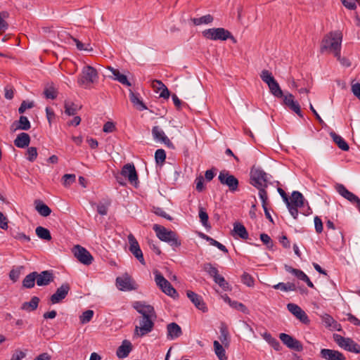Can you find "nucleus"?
Returning a JSON list of instances; mask_svg holds the SVG:
<instances>
[{"label": "nucleus", "instance_id": "obj_1", "mask_svg": "<svg viewBox=\"0 0 360 360\" xmlns=\"http://www.w3.org/2000/svg\"><path fill=\"white\" fill-rule=\"evenodd\" d=\"M153 229L156 233L157 237L162 241L168 243L173 248H179L181 246V243L176 232L169 230L163 226L159 224H154Z\"/></svg>", "mask_w": 360, "mask_h": 360}, {"label": "nucleus", "instance_id": "obj_2", "mask_svg": "<svg viewBox=\"0 0 360 360\" xmlns=\"http://www.w3.org/2000/svg\"><path fill=\"white\" fill-rule=\"evenodd\" d=\"M268 174L259 167H253L250 170V184L259 190V196L262 191L267 193Z\"/></svg>", "mask_w": 360, "mask_h": 360}, {"label": "nucleus", "instance_id": "obj_3", "mask_svg": "<svg viewBox=\"0 0 360 360\" xmlns=\"http://www.w3.org/2000/svg\"><path fill=\"white\" fill-rule=\"evenodd\" d=\"M202 34L205 38L214 41H226L230 39L232 44L239 42L228 30L223 27L207 29L202 31Z\"/></svg>", "mask_w": 360, "mask_h": 360}, {"label": "nucleus", "instance_id": "obj_4", "mask_svg": "<svg viewBox=\"0 0 360 360\" xmlns=\"http://www.w3.org/2000/svg\"><path fill=\"white\" fill-rule=\"evenodd\" d=\"M285 204L291 216L297 219L299 214L298 209L304 207V198L300 192L293 191Z\"/></svg>", "mask_w": 360, "mask_h": 360}, {"label": "nucleus", "instance_id": "obj_5", "mask_svg": "<svg viewBox=\"0 0 360 360\" xmlns=\"http://www.w3.org/2000/svg\"><path fill=\"white\" fill-rule=\"evenodd\" d=\"M122 177L127 178L131 184L137 187L139 184L138 175L134 165H125L122 167L121 173L116 176V179L120 185L125 184Z\"/></svg>", "mask_w": 360, "mask_h": 360}, {"label": "nucleus", "instance_id": "obj_6", "mask_svg": "<svg viewBox=\"0 0 360 360\" xmlns=\"http://www.w3.org/2000/svg\"><path fill=\"white\" fill-rule=\"evenodd\" d=\"M153 274L155 275V281L156 285L164 293L173 298H176L179 297V294L176 290L158 270H155Z\"/></svg>", "mask_w": 360, "mask_h": 360}, {"label": "nucleus", "instance_id": "obj_7", "mask_svg": "<svg viewBox=\"0 0 360 360\" xmlns=\"http://www.w3.org/2000/svg\"><path fill=\"white\" fill-rule=\"evenodd\" d=\"M218 179L221 184L227 186L231 193L238 191L239 181L235 176L231 174L229 171H221L219 174Z\"/></svg>", "mask_w": 360, "mask_h": 360}, {"label": "nucleus", "instance_id": "obj_8", "mask_svg": "<svg viewBox=\"0 0 360 360\" xmlns=\"http://www.w3.org/2000/svg\"><path fill=\"white\" fill-rule=\"evenodd\" d=\"M155 316H141L139 319V326L135 327V333L142 337L151 332L154 326V319Z\"/></svg>", "mask_w": 360, "mask_h": 360}, {"label": "nucleus", "instance_id": "obj_9", "mask_svg": "<svg viewBox=\"0 0 360 360\" xmlns=\"http://www.w3.org/2000/svg\"><path fill=\"white\" fill-rule=\"evenodd\" d=\"M320 53L321 54H333L345 67L351 65V63L347 58L341 56V46H321Z\"/></svg>", "mask_w": 360, "mask_h": 360}, {"label": "nucleus", "instance_id": "obj_10", "mask_svg": "<svg viewBox=\"0 0 360 360\" xmlns=\"http://www.w3.org/2000/svg\"><path fill=\"white\" fill-rule=\"evenodd\" d=\"M72 252L78 261L84 265L91 264L94 260L91 253L86 248L82 247L81 245H75L73 248Z\"/></svg>", "mask_w": 360, "mask_h": 360}, {"label": "nucleus", "instance_id": "obj_11", "mask_svg": "<svg viewBox=\"0 0 360 360\" xmlns=\"http://www.w3.org/2000/svg\"><path fill=\"white\" fill-rule=\"evenodd\" d=\"M127 238L129 244V250L141 264L145 265L146 262L143 258V255L137 240L131 233L129 234Z\"/></svg>", "mask_w": 360, "mask_h": 360}, {"label": "nucleus", "instance_id": "obj_12", "mask_svg": "<svg viewBox=\"0 0 360 360\" xmlns=\"http://www.w3.org/2000/svg\"><path fill=\"white\" fill-rule=\"evenodd\" d=\"M98 77V74L95 68L91 66L85 67L82 72L80 77L78 79V82L81 85H89L93 83Z\"/></svg>", "mask_w": 360, "mask_h": 360}, {"label": "nucleus", "instance_id": "obj_13", "mask_svg": "<svg viewBox=\"0 0 360 360\" xmlns=\"http://www.w3.org/2000/svg\"><path fill=\"white\" fill-rule=\"evenodd\" d=\"M279 338L289 349L297 352H301L303 350L302 344L292 336L286 333H281L279 335Z\"/></svg>", "mask_w": 360, "mask_h": 360}, {"label": "nucleus", "instance_id": "obj_14", "mask_svg": "<svg viewBox=\"0 0 360 360\" xmlns=\"http://www.w3.org/2000/svg\"><path fill=\"white\" fill-rule=\"evenodd\" d=\"M116 285L122 291H129L136 288L134 281L128 274L117 277L116 278Z\"/></svg>", "mask_w": 360, "mask_h": 360}, {"label": "nucleus", "instance_id": "obj_15", "mask_svg": "<svg viewBox=\"0 0 360 360\" xmlns=\"http://www.w3.org/2000/svg\"><path fill=\"white\" fill-rule=\"evenodd\" d=\"M287 309L302 323L307 325L310 323V320L306 312L297 304L294 303H289L287 304Z\"/></svg>", "mask_w": 360, "mask_h": 360}, {"label": "nucleus", "instance_id": "obj_16", "mask_svg": "<svg viewBox=\"0 0 360 360\" xmlns=\"http://www.w3.org/2000/svg\"><path fill=\"white\" fill-rule=\"evenodd\" d=\"M37 276L36 283L38 286H47L54 281V274L51 270H45L38 273L35 271Z\"/></svg>", "mask_w": 360, "mask_h": 360}, {"label": "nucleus", "instance_id": "obj_17", "mask_svg": "<svg viewBox=\"0 0 360 360\" xmlns=\"http://www.w3.org/2000/svg\"><path fill=\"white\" fill-rule=\"evenodd\" d=\"M70 290V286L68 283H63L59 288H57L55 293L51 297L50 301L52 304H57L64 300L68 295Z\"/></svg>", "mask_w": 360, "mask_h": 360}, {"label": "nucleus", "instance_id": "obj_18", "mask_svg": "<svg viewBox=\"0 0 360 360\" xmlns=\"http://www.w3.org/2000/svg\"><path fill=\"white\" fill-rule=\"evenodd\" d=\"M283 103L287 106L292 111L295 112L298 116L302 117V113L300 109V106L299 103L295 101L294 96L292 94L288 93L285 95H283L282 97Z\"/></svg>", "mask_w": 360, "mask_h": 360}, {"label": "nucleus", "instance_id": "obj_19", "mask_svg": "<svg viewBox=\"0 0 360 360\" xmlns=\"http://www.w3.org/2000/svg\"><path fill=\"white\" fill-rule=\"evenodd\" d=\"M134 308L140 314L141 316H155V311L153 307L146 304L143 302H135L133 304Z\"/></svg>", "mask_w": 360, "mask_h": 360}, {"label": "nucleus", "instance_id": "obj_20", "mask_svg": "<svg viewBox=\"0 0 360 360\" xmlns=\"http://www.w3.org/2000/svg\"><path fill=\"white\" fill-rule=\"evenodd\" d=\"M342 33L339 30L329 32L322 40L323 45H341Z\"/></svg>", "mask_w": 360, "mask_h": 360}, {"label": "nucleus", "instance_id": "obj_21", "mask_svg": "<svg viewBox=\"0 0 360 360\" xmlns=\"http://www.w3.org/2000/svg\"><path fill=\"white\" fill-rule=\"evenodd\" d=\"M152 135L155 141L162 142L169 148H173L172 143L159 126L153 127Z\"/></svg>", "mask_w": 360, "mask_h": 360}, {"label": "nucleus", "instance_id": "obj_22", "mask_svg": "<svg viewBox=\"0 0 360 360\" xmlns=\"http://www.w3.org/2000/svg\"><path fill=\"white\" fill-rule=\"evenodd\" d=\"M335 188L338 193L341 196H342L349 202H356L357 206L360 203V199L359 198V197L354 195L353 193L348 191L344 185L338 184L336 185Z\"/></svg>", "mask_w": 360, "mask_h": 360}, {"label": "nucleus", "instance_id": "obj_23", "mask_svg": "<svg viewBox=\"0 0 360 360\" xmlns=\"http://www.w3.org/2000/svg\"><path fill=\"white\" fill-rule=\"evenodd\" d=\"M181 328L174 322L167 326V338L170 340H176L182 335Z\"/></svg>", "mask_w": 360, "mask_h": 360}, {"label": "nucleus", "instance_id": "obj_24", "mask_svg": "<svg viewBox=\"0 0 360 360\" xmlns=\"http://www.w3.org/2000/svg\"><path fill=\"white\" fill-rule=\"evenodd\" d=\"M321 356L326 360H345V356L337 350L322 349Z\"/></svg>", "mask_w": 360, "mask_h": 360}, {"label": "nucleus", "instance_id": "obj_25", "mask_svg": "<svg viewBox=\"0 0 360 360\" xmlns=\"http://www.w3.org/2000/svg\"><path fill=\"white\" fill-rule=\"evenodd\" d=\"M187 297L194 304V305L200 310L202 311H207V307L204 303L202 297L196 294L195 292L188 290L186 292Z\"/></svg>", "mask_w": 360, "mask_h": 360}, {"label": "nucleus", "instance_id": "obj_26", "mask_svg": "<svg viewBox=\"0 0 360 360\" xmlns=\"http://www.w3.org/2000/svg\"><path fill=\"white\" fill-rule=\"evenodd\" d=\"M59 39L61 42L72 45L75 44V45H89L86 42H83L82 41H79V39L70 36L68 33H67L65 31H61L58 34Z\"/></svg>", "mask_w": 360, "mask_h": 360}, {"label": "nucleus", "instance_id": "obj_27", "mask_svg": "<svg viewBox=\"0 0 360 360\" xmlns=\"http://www.w3.org/2000/svg\"><path fill=\"white\" fill-rule=\"evenodd\" d=\"M107 69L112 73V79L114 80L118 81L123 85H126L127 86H131V84L128 81L126 75L120 72L117 69H115L112 67L108 66Z\"/></svg>", "mask_w": 360, "mask_h": 360}, {"label": "nucleus", "instance_id": "obj_28", "mask_svg": "<svg viewBox=\"0 0 360 360\" xmlns=\"http://www.w3.org/2000/svg\"><path fill=\"white\" fill-rule=\"evenodd\" d=\"M131 343L129 340H124L122 341V345L117 348L116 354L120 359L126 358L131 351Z\"/></svg>", "mask_w": 360, "mask_h": 360}, {"label": "nucleus", "instance_id": "obj_29", "mask_svg": "<svg viewBox=\"0 0 360 360\" xmlns=\"http://www.w3.org/2000/svg\"><path fill=\"white\" fill-rule=\"evenodd\" d=\"M30 143V137L28 134L22 132L19 134L14 141L15 146L20 148L27 147Z\"/></svg>", "mask_w": 360, "mask_h": 360}, {"label": "nucleus", "instance_id": "obj_30", "mask_svg": "<svg viewBox=\"0 0 360 360\" xmlns=\"http://www.w3.org/2000/svg\"><path fill=\"white\" fill-rule=\"evenodd\" d=\"M129 99L134 106L139 111L146 110L147 108L143 102L139 98V94H135L131 89H129Z\"/></svg>", "mask_w": 360, "mask_h": 360}, {"label": "nucleus", "instance_id": "obj_31", "mask_svg": "<svg viewBox=\"0 0 360 360\" xmlns=\"http://www.w3.org/2000/svg\"><path fill=\"white\" fill-rule=\"evenodd\" d=\"M36 210L43 217H48L51 213V210L42 201L37 200L34 202Z\"/></svg>", "mask_w": 360, "mask_h": 360}, {"label": "nucleus", "instance_id": "obj_32", "mask_svg": "<svg viewBox=\"0 0 360 360\" xmlns=\"http://www.w3.org/2000/svg\"><path fill=\"white\" fill-rule=\"evenodd\" d=\"M330 136L341 150L344 151H347L349 150V145L340 136L338 135L334 131H331L330 133Z\"/></svg>", "mask_w": 360, "mask_h": 360}, {"label": "nucleus", "instance_id": "obj_33", "mask_svg": "<svg viewBox=\"0 0 360 360\" xmlns=\"http://www.w3.org/2000/svg\"><path fill=\"white\" fill-rule=\"evenodd\" d=\"M15 126V130L16 129H20V130H28L31 127L30 122L27 117L25 116H20V119L18 122H14L12 124V127H14Z\"/></svg>", "mask_w": 360, "mask_h": 360}, {"label": "nucleus", "instance_id": "obj_34", "mask_svg": "<svg viewBox=\"0 0 360 360\" xmlns=\"http://www.w3.org/2000/svg\"><path fill=\"white\" fill-rule=\"evenodd\" d=\"M39 302V298L38 297L34 296L31 298L30 302H25L22 304L21 309L27 311H34L38 307Z\"/></svg>", "mask_w": 360, "mask_h": 360}, {"label": "nucleus", "instance_id": "obj_35", "mask_svg": "<svg viewBox=\"0 0 360 360\" xmlns=\"http://www.w3.org/2000/svg\"><path fill=\"white\" fill-rule=\"evenodd\" d=\"M342 348L356 354L360 353V345L349 338H347V340L345 342Z\"/></svg>", "mask_w": 360, "mask_h": 360}, {"label": "nucleus", "instance_id": "obj_36", "mask_svg": "<svg viewBox=\"0 0 360 360\" xmlns=\"http://www.w3.org/2000/svg\"><path fill=\"white\" fill-rule=\"evenodd\" d=\"M233 231L242 239L248 238V233L245 227L240 223H235L233 224Z\"/></svg>", "mask_w": 360, "mask_h": 360}, {"label": "nucleus", "instance_id": "obj_37", "mask_svg": "<svg viewBox=\"0 0 360 360\" xmlns=\"http://www.w3.org/2000/svg\"><path fill=\"white\" fill-rule=\"evenodd\" d=\"M37 276L35 271L27 274L22 281V286L25 288H32L34 287Z\"/></svg>", "mask_w": 360, "mask_h": 360}, {"label": "nucleus", "instance_id": "obj_38", "mask_svg": "<svg viewBox=\"0 0 360 360\" xmlns=\"http://www.w3.org/2000/svg\"><path fill=\"white\" fill-rule=\"evenodd\" d=\"M153 86L156 87L159 90H161L160 93V97L163 98H168L169 96V91L167 86L160 80H154L153 82Z\"/></svg>", "mask_w": 360, "mask_h": 360}, {"label": "nucleus", "instance_id": "obj_39", "mask_svg": "<svg viewBox=\"0 0 360 360\" xmlns=\"http://www.w3.org/2000/svg\"><path fill=\"white\" fill-rule=\"evenodd\" d=\"M270 92L276 98H282L283 96V91L281 90L278 83L275 79L274 82L268 84Z\"/></svg>", "mask_w": 360, "mask_h": 360}, {"label": "nucleus", "instance_id": "obj_40", "mask_svg": "<svg viewBox=\"0 0 360 360\" xmlns=\"http://www.w3.org/2000/svg\"><path fill=\"white\" fill-rule=\"evenodd\" d=\"M214 352L219 360H227L226 352L222 345L217 341L214 340L213 342Z\"/></svg>", "mask_w": 360, "mask_h": 360}, {"label": "nucleus", "instance_id": "obj_41", "mask_svg": "<svg viewBox=\"0 0 360 360\" xmlns=\"http://www.w3.org/2000/svg\"><path fill=\"white\" fill-rule=\"evenodd\" d=\"M276 290H281L284 292L295 291L296 290V286L293 283H278L273 286Z\"/></svg>", "mask_w": 360, "mask_h": 360}, {"label": "nucleus", "instance_id": "obj_42", "mask_svg": "<svg viewBox=\"0 0 360 360\" xmlns=\"http://www.w3.org/2000/svg\"><path fill=\"white\" fill-rule=\"evenodd\" d=\"M35 232H36L37 236L42 240H51V235L50 231L44 227L37 226L35 229Z\"/></svg>", "mask_w": 360, "mask_h": 360}, {"label": "nucleus", "instance_id": "obj_43", "mask_svg": "<svg viewBox=\"0 0 360 360\" xmlns=\"http://www.w3.org/2000/svg\"><path fill=\"white\" fill-rule=\"evenodd\" d=\"M262 200V207L264 211V214L266 217L272 223H274L273 219L271 217V215L270 214L269 210L266 207V203L268 200V195L267 193H264V191H262L260 193V198Z\"/></svg>", "mask_w": 360, "mask_h": 360}, {"label": "nucleus", "instance_id": "obj_44", "mask_svg": "<svg viewBox=\"0 0 360 360\" xmlns=\"http://www.w3.org/2000/svg\"><path fill=\"white\" fill-rule=\"evenodd\" d=\"M285 269L286 271L293 274L298 279L304 281L307 276L302 271L297 269H294L290 266L285 265Z\"/></svg>", "mask_w": 360, "mask_h": 360}, {"label": "nucleus", "instance_id": "obj_45", "mask_svg": "<svg viewBox=\"0 0 360 360\" xmlns=\"http://www.w3.org/2000/svg\"><path fill=\"white\" fill-rule=\"evenodd\" d=\"M263 338L268 343H269L272 346V347L275 350H276V351L280 350V348H281L280 342L276 338H273L270 333H264L263 334Z\"/></svg>", "mask_w": 360, "mask_h": 360}, {"label": "nucleus", "instance_id": "obj_46", "mask_svg": "<svg viewBox=\"0 0 360 360\" xmlns=\"http://www.w3.org/2000/svg\"><path fill=\"white\" fill-rule=\"evenodd\" d=\"M44 95L46 98L55 99L57 97L58 91L53 84H48L44 89Z\"/></svg>", "mask_w": 360, "mask_h": 360}, {"label": "nucleus", "instance_id": "obj_47", "mask_svg": "<svg viewBox=\"0 0 360 360\" xmlns=\"http://www.w3.org/2000/svg\"><path fill=\"white\" fill-rule=\"evenodd\" d=\"M322 321L323 323H324V325L326 326V327H328V328H332L333 329H337V326H338L337 321H335L334 320V319L328 315V314H325L322 316Z\"/></svg>", "mask_w": 360, "mask_h": 360}, {"label": "nucleus", "instance_id": "obj_48", "mask_svg": "<svg viewBox=\"0 0 360 360\" xmlns=\"http://www.w3.org/2000/svg\"><path fill=\"white\" fill-rule=\"evenodd\" d=\"M191 20L194 25H200L202 24L211 23L213 21L214 18L211 15L208 14L198 18H191Z\"/></svg>", "mask_w": 360, "mask_h": 360}, {"label": "nucleus", "instance_id": "obj_49", "mask_svg": "<svg viewBox=\"0 0 360 360\" xmlns=\"http://www.w3.org/2000/svg\"><path fill=\"white\" fill-rule=\"evenodd\" d=\"M214 281L218 284L225 291H227V290H231V286L229 284V283L224 279V278L221 276V275H218L216 277H214L213 278Z\"/></svg>", "mask_w": 360, "mask_h": 360}, {"label": "nucleus", "instance_id": "obj_50", "mask_svg": "<svg viewBox=\"0 0 360 360\" xmlns=\"http://www.w3.org/2000/svg\"><path fill=\"white\" fill-rule=\"evenodd\" d=\"M203 269L212 278H214V277H216L217 276L219 275L218 269L216 267H214L211 263H205V264H204Z\"/></svg>", "mask_w": 360, "mask_h": 360}, {"label": "nucleus", "instance_id": "obj_51", "mask_svg": "<svg viewBox=\"0 0 360 360\" xmlns=\"http://www.w3.org/2000/svg\"><path fill=\"white\" fill-rule=\"evenodd\" d=\"M204 238L208 242H210V245L217 247L218 249H219L221 251H222L225 253L228 252L227 248L223 244L220 243L219 242L217 241L216 240L212 238L211 237H210L208 236L204 235Z\"/></svg>", "mask_w": 360, "mask_h": 360}, {"label": "nucleus", "instance_id": "obj_52", "mask_svg": "<svg viewBox=\"0 0 360 360\" xmlns=\"http://www.w3.org/2000/svg\"><path fill=\"white\" fill-rule=\"evenodd\" d=\"M260 77L262 80L265 82L267 85L275 80L274 77L272 76V74L266 70H264L262 71L260 74Z\"/></svg>", "mask_w": 360, "mask_h": 360}, {"label": "nucleus", "instance_id": "obj_53", "mask_svg": "<svg viewBox=\"0 0 360 360\" xmlns=\"http://www.w3.org/2000/svg\"><path fill=\"white\" fill-rule=\"evenodd\" d=\"M94 316V311L93 310H86L82 313V314L79 317V320L81 323L85 324L86 323H89Z\"/></svg>", "mask_w": 360, "mask_h": 360}, {"label": "nucleus", "instance_id": "obj_54", "mask_svg": "<svg viewBox=\"0 0 360 360\" xmlns=\"http://www.w3.org/2000/svg\"><path fill=\"white\" fill-rule=\"evenodd\" d=\"M77 110V105L73 103L66 101L65 103V112L68 115H74L76 114Z\"/></svg>", "mask_w": 360, "mask_h": 360}, {"label": "nucleus", "instance_id": "obj_55", "mask_svg": "<svg viewBox=\"0 0 360 360\" xmlns=\"http://www.w3.org/2000/svg\"><path fill=\"white\" fill-rule=\"evenodd\" d=\"M155 158L157 164H162L166 158V153L163 149H158L155 153Z\"/></svg>", "mask_w": 360, "mask_h": 360}, {"label": "nucleus", "instance_id": "obj_56", "mask_svg": "<svg viewBox=\"0 0 360 360\" xmlns=\"http://www.w3.org/2000/svg\"><path fill=\"white\" fill-rule=\"evenodd\" d=\"M343 6L349 10H354L356 8V4L360 6V0H341Z\"/></svg>", "mask_w": 360, "mask_h": 360}, {"label": "nucleus", "instance_id": "obj_57", "mask_svg": "<svg viewBox=\"0 0 360 360\" xmlns=\"http://www.w3.org/2000/svg\"><path fill=\"white\" fill-rule=\"evenodd\" d=\"M242 282L248 287H252L254 285L255 281L254 278L251 275L245 272L242 275Z\"/></svg>", "mask_w": 360, "mask_h": 360}, {"label": "nucleus", "instance_id": "obj_58", "mask_svg": "<svg viewBox=\"0 0 360 360\" xmlns=\"http://www.w3.org/2000/svg\"><path fill=\"white\" fill-rule=\"evenodd\" d=\"M199 218L202 224L204 226H206L208 222L209 217L205 209L202 207H199Z\"/></svg>", "mask_w": 360, "mask_h": 360}, {"label": "nucleus", "instance_id": "obj_59", "mask_svg": "<svg viewBox=\"0 0 360 360\" xmlns=\"http://www.w3.org/2000/svg\"><path fill=\"white\" fill-rule=\"evenodd\" d=\"M27 159L30 162H34L37 157V150L35 147H30L27 150Z\"/></svg>", "mask_w": 360, "mask_h": 360}, {"label": "nucleus", "instance_id": "obj_60", "mask_svg": "<svg viewBox=\"0 0 360 360\" xmlns=\"http://www.w3.org/2000/svg\"><path fill=\"white\" fill-rule=\"evenodd\" d=\"M231 307L243 312L244 314H248V308L241 302L237 301H233L230 305Z\"/></svg>", "mask_w": 360, "mask_h": 360}, {"label": "nucleus", "instance_id": "obj_61", "mask_svg": "<svg viewBox=\"0 0 360 360\" xmlns=\"http://www.w3.org/2000/svg\"><path fill=\"white\" fill-rule=\"evenodd\" d=\"M63 185L65 186H68L70 184H72L73 182L75 181L76 176H75V174H67L63 176Z\"/></svg>", "mask_w": 360, "mask_h": 360}, {"label": "nucleus", "instance_id": "obj_62", "mask_svg": "<svg viewBox=\"0 0 360 360\" xmlns=\"http://www.w3.org/2000/svg\"><path fill=\"white\" fill-rule=\"evenodd\" d=\"M2 41L6 42L8 41L11 45H20V41L18 40V38L15 36H4L2 38Z\"/></svg>", "mask_w": 360, "mask_h": 360}, {"label": "nucleus", "instance_id": "obj_63", "mask_svg": "<svg viewBox=\"0 0 360 360\" xmlns=\"http://www.w3.org/2000/svg\"><path fill=\"white\" fill-rule=\"evenodd\" d=\"M220 337L219 339L222 343H224L225 341L228 340L229 338V331L227 330L226 326L224 324H222L220 328Z\"/></svg>", "mask_w": 360, "mask_h": 360}, {"label": "nucleus", "instance_id": "obj_64", "mask_svg": "<svg viewBox=\"0 0 360 360\" xmlns=\"http://www.w3.org/2000/svg\"><path fill=\"white\" fill-rule=\"evenodd\" d=\"M353 94L360 100V83H356L352 85L351 88Z\"/></svg>", "mask_w": 360, "mask_h": 360}]
</instances>
